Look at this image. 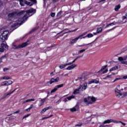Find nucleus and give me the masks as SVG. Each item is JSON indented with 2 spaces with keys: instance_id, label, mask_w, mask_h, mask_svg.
<instances>
[{
  "instance_id": "obj_2",
  "label": "nucleus",
  "mask_w": 127,
  "mask_h": 127,
  "mask_svg": "<svg viewBox=\"0 0 127 127\" xmlns=\"http://www.w3.org/2000/svg\"><path fill=\"white\" fill-rule=\"evenodd\" d=\"M84 102L86 105H93L96 102V98L92 96H88L87 98L84 99Z\"/></svg>"
},
{
  "instance_id": "obj_7",
  "label": "nucleus",
  "mask_w": 127,
  "mask_h": 127,
  "mask_svg": "<svg viewBox=\"0 0 127 127\" xmlns=\"http://www.w3.org/2000/svg\"><path fill=\"white\" fill-rule=\"evenodd\" d=\"M16 15H17V12L15 11V12H13L12 13H10L7 15L8 19H9V20H10L12 18H13V17H14V16H16Z\"/></svg>"
},
{
  "instance_id": "obj_32",
  "label": "nucleus",
  "mask_w": 127,
  "mask_h": 127,
  "mask_svg": "<svg viewBox=\"0 0 127 127\" xmlns=\"http://www.w3.org/2000/svg\"><path fill=\"white\" fill-rule=\"evenodd\" d=\"M11 79V77H9V76H4L3 77V80H9Z\"/></svg>"
},
{
  "instance_id": "obj_21",
  "label": "nucleus",
  "mask_w": 127,
  "mask_h": 127,
  "mask_svg": "<svg viewBox=\"0 0 127 127\" xmlns=\"http://www.w3.org/2000/svg\"><path fill=\"white\" fill-rule=\"evenodd\" d=\"M120 8H121V4H118L115 6L114 10H115V11H118Z\"/></svg>"
},
{
  "instance_id": "obj_1",
  "label": "nucleus",
  "mask_w": 127,
  "mask_h": 127,
  "mask_svg": "<svg viewBox=\"0 0 127 127\" xmlns=\"http://www.w3.org/2000/svg\"><path fill=\"white\" fill-rule=\"evenodd\" d=\"M26 12V14H25ZM36 12V9L31 8V9L27 10V11H22L18 13V14L21 15L22 14H24V16L21 19L22 23H24L26 20H27V18L29 17V16H31V15L34 14Z\"/></svg>"
},
{
  "instance_id": "obj_11",
  "label": "nucleus",
  "mask_w": 127,
  "mask_h": 127,
  "mask_svg": "<svg viewBox=\"0 0 127 127\" xmlns=\"http://www.w3.org/2000/svg\"><path fill=\"white\" fill-rule=\"evenodd\" d=\"M57 82H59V77H57L56 79L53 78L48 83L51 85L53 83H57Z\"/></svg>"
},
{
  "instance_id": "obj_15",
  "label": "nucleus",
  "mask_w": 127,
  "mask_h": 127,
  "mask_svg": "<svg viewBox=\"0 0 127 127\" xmlns=\"http://www.w3.org/2000/svg\"><path fill=\"white\" fill-rule=\"evenodd\" d=\"M16 90V88L14 89L13 91H12V92H10L9 93H5L4 95V96L3 97V98L4 99V98H6V97H7V96H10V95H11V94L13 93L14 92H15V91Z\"/></svg>"
},
{
  "instance_id": "obj_12",
  "label": "nucleus",
  "mask_w": 127,
  "mask_h": 127,
  "mask_svg": "<svg viewBox=\"0 0 127 127\" xmlns=\"http://www.w3.org/2000/svg\"><path fill=\"white\" fill-rule=\"evenodd\" d=\"M1 48L3 49V51L4 52V50H7L8 49V46L4 44H1Z\"/></svg>"
},
{
  "instance_id": "obj_52",
  "label": "nucleus",
  "mask_w": 127,
  "mask_h": 127,
  "mask_svg": "<svg viewBox=\"0 0 127 127\" xmlns=\"http://www.w3.org/2000/svg\"><path fill=\"white\" fill-rule=\"evenodd\" d=\"M82 85H80L79 87L78 88L77 90H78V91H80V90H81V89H82Z\"/></svg>"
},
{
  "instance_id": "obj_20",
  "label": "nucleus",
  "mask_w": 127,
  "mask_h": 127,
  "mask_svg": "<svg viewBox=\"0 0 127 127\" xmlns=\"http://www.w3.org/2000/svg\"><path fill=\"white\" fill-rule=\"evenodd\" d=\"M93 36H94V35H93L92 33H89L87 34V36L83 37L82 38H81V39H82V38H86V37H88V38H91V37H93Z\"/></svg>"
},
{
  "instance_id": "obj_18",
  "label": "nucleus",
  "mask_w": 127,
  "mask_h": 127,
  "mask_svg": "<svg viewBox=\"0 0 127 127\" xmlns=\"http://www.w3.org/2000/svg\"><path fill=\"white\" fill-rule=\"evenodd\" d=\"M52 107L51 106H49L48 107H46L45 108H44L42 110V111L41 112V114H43V112H46V111H48V110H50V109H51Z\"/></svg>"
},
{
  "instance_id": "obj_37",
  "label": "nucleus",
  "mask_w": 127,
  "mask_h": 127,
  "mask_svg": "<svg viewBox=\"0 0 127 127\" xmlns=\"http://www.w3.org/2000/svg\"><path fill=\"white\" fill-rule=\"evenodd\" d=\"M93 43V42H91L90 43H89L88 44H84L83 45H80V46H78V47H83V46H86V45H90V44H92Z\"/></svg>"
},
{
  "instance_id": "obj_14",
  "label": "nucleus",
  "mask_w": 127,
  "mask_h": 127,
  "mask_svg": "<svg viewBox=\"0 0 127 127\" xmlns=\"http://www.w3.org/2000/svg\"><path fill=\"white\" fill-rule=\"evenodd\" d=\"M99 80L93 79L92 80L89 81L88 84V85L92 84L93 83H95V84H99Z\"/></svg>"
},
{
  "instance_id": "obj_49",
  "label": "nucleus",
  "mask_w": 127,
  "mask_h": 127,
  "mask_svg": "<svg viewBox=\"0 0 127 127\" xmlns=\"http://www.w3.org/2000/svg\"><path fill=\"white\" fill-rule=\"evenodd\" d=\"M51 16H52V17H54V16H55V13H51Z\"/></svg>"
},
{
  "instance_id": "obj_34",
  "label": "nucleus",
  "mask_w": 127,
  "mask_h": 127,
  "mask_svg": "<svg viewBox=\"0 0 127 127\" xmlns=\"http://www.w3.org/2000/svg\"><path fill=\"white\" fill-rule=\"evenodd\" d=\"M103 31V29L101 27L97 29V33H101V32H102V31Z\"/></svg>"
},
{
  "instance_id": "obj_54",
  "label": "nucleus",
  "mask_w": 127,
  "mask_h": 127,
  "mask_svg": "<svg viewBox=\"0 0 127 127\" xmlns=\"http://www.w3.org/2000/svg\"><path fill=\"white\" fill-rule=\"evenodd\" d=\"M9 68H3V71L4 72H5V71H7V70H9Z\"/></svg>"
},
{
  "instance_id": "obj_45",
  "label": "nucleus",
  "mask_w": 127,
  "mask_h": 127,
  "mask_svg": "<svg viewBox=\"0 0 127 127\" xmlns=\"http://www.w3.org/2000/svg\"><path fill=\"white\" fill-rule=\"evenodd\" d=\"M8 83V85L9 86V85H11V84H12L13 82L11 80H8L7 81Z\"/></svg>"
},
{
  "instance_id": "obj_63",
  "label": "nucleus",
  "mask_w": 127,
  "mask_h": 127,
  "mask_svg": "<svg viewBox=\"0 0 127 127\" xmlns=\"http://www.w3.org/2000/svg\"><path fill=\"white\" fill-rule=\"evenodd\" d=\"M124 79H127V75H125L123 77Z\"/></svg>"
},
{
  "instance_id": "obj_43",
  "label": "nucleus",
  "mask_w": 127,
  "mask_h": 127,
  "mask_svg": "<svg viewBox=\"0 0 127 127\" xmlns=\"http://www.w3.org/2000/svg\"><path fill=\"white\" fill-rule=\"evenodd\" d=\"M24 3L25 4H27V5H30V2H28V1H26V0H24Z\"/></svg>"
},
{
  "instance_id": "obj_25",
  "label": "nucleus",
  "mask_w": 127,
  "mask_h": 127,
  "mask_svg": "<svg viewBox=\"0 0 127 127\" xmlns=\"http://www.w3.org/2000/svg\"><path fill=\"white\" fill-rule=\"evenodd\" d=\"M37 29H38V27H35L32 30H31L29 32V33H32L34 32V31H35V30H37Z\"/></svg>"
},
{
  "instance_id": "obj_44",
  "label": "nucleus",
  "mask_w": 127,
  "mask_h": 127,
  "mask_svg": "<svg viewBox=\"0 0 127 127\" xmlns=\"http://www.w3.org/2000/svg\"><path fill=\"white\" fill-rule=\"evenodd\" d=\"M86 33H87V32H85V33H83L82 34L80 35V36H79L78 37H79V38L80 37H83V36L86 35Z\"/></svg>"
},
{
  "instance_id": "obj_62",
  "label": "nucleus",
  "mask_w": 127,
  "mask_h": 127,
  "mask_svg": "<svg viewBox=\"0 0 127 127\" xmlns=\"http://www.w3.org/2000/svg\"><path fill=\"white\" fill-rule=\"evenodd\" d=\"M4 58H5V57H2L0 58L1 61L2 60V59H4Z\"/></svg>"
},
{
  "instance_id": "obj_6",
  "label": "nucleus",
  "mask_w": 127,
  "mask_h": 127,
  "mask_svg": "<svg viewBox=\"0 0 127 127\" xmlns=\"http://www.w3.org/2000/svg\"><path fill=\"white\" fill-rule=\"evenodd\" d=\"M111 123H114V124L118 123V121L112 119H108L104 121L102 123V125H106V124H111Z\"/></svg>"
},
{
  "instance_id": "obj_28",
  "label": "nucleus",
  "mask_w": 127,
  "mask_h": 127,
  "mask_svg": "<svg viewBox=\"0 0 127 127\" xmlns=\"http://www.w3.org/2000/svg\"><path fill=\"white\" fill-rule=\"evenodd\" d=\"M1 85L2 86H8V82H7V81H5L2 83Z\"/></svg>"
},
{
  "instance_id": "obj_57",
  "label": "nucleus",
  "mask_w": 127,
  "mask_h": 127,
  "mask_svg": "<svg viewBox=\"0 0 127 127\" xmlns=\"http://www.w3.org/2000/svg\"><path fill=\"white\" fill-rule=\"evenodd\" d=\"M126 18H127V17L126 16H124L123 17H122V19L124 20V19H126Z\"/></svg>"
},
{
  "instance_id": "obj_59",
  "label": "nucleus",
  "mask_w": 127,
  "mask_h": 127,
  "mask_svg": "<svg viewBox=\"0 0 127 127\" xmlns=\"http://www.w3.org/2000/svg\"><path fill=\"white\" fill-rule=\"evenodd\" d=\"M45 119H49V117H44L42 118V120L43 121L44 120H45Z\"/></svg>"
},
{
  "instance_id": "obj_30",
  "label": "nucleus",
  "mask_w": 127,
  "mask_h": 127,
  "mask_svg": "<svg viewBox=\"0 0 127 127\" xmlns=\"http://www.w3.org/2000/svg\"><path fill=\"white\" fill-rule=\"evenodd\" d=\"M26 101V103H28L29 102H34L35 101V99H27Z\"/></svg>"
},
{
  "instance_id": "obj_36",
  "label": "nucleus",
  "mask_w": 127,
  "mask_h": 127,
  "mask_svg": "<svg viewBox=\"0 0 127 127\" xmlns=\"http://www.w3.org/2000/svg\"><path fill=\"white\" fill-rule=\"evenodd\" d=\"M81 57H83V55L82 56H78L76 59H75L72 62V63H75V62L76 61V60H78L79 58H81Z\"/></svg>"
},
{
  "instance_id": "obj_17",
  "label": "nucleus",
  "mask_w": 127,
  "mask_h": 127,
  "mask_svg": "<svg viewBox=\"0 0 127 127\" xmlns=\"http://www.w3.org/2000/svg\"><path fill=\"white\" fill-rule=\"evenodd\" d=\"M75 98V96L73 95H71L69 97H67L65 99V100H64V102H67L68 100V101H71V100H72V99H74Z\"/></svg>"
},
{
  "instance_id": "obj_29",
  "label": "nucleus",
  "mask_w": 127,
  "mask_h": 127,
  "mask_svg": "<svg viewBox=\"0 0 127 127\" xmlns=\"http://www.w3.org/2000/svg\"><path fill=\"white\" fill-rule=\"evenodd\" d=\"M12 28H14V27H16V26H18V23L17 22L14 23L13 25H11Z\"/></svg>"
},
{
  "instance_id": "obj_47",
  "label": "nucleus",
  "mask_w": 127,
  "mask_h": 127,
  "mask_svg": "<svg viewBox=\"0 0 127 127\" xmlns=\"http://www.w3.org/2000/svg\"><path fill=\"white\" fill-rule=\"evenodd\" d=\"M24 1L23 0L22 2H20V4L21 5V6H24Z\"/></svg>"
},
{
  "instance_id": "obj_35",
  "label": "nucleus",
  "mask_w": 127,
  "mask_h": 127,
  "mask_svg": "<svg viewBox=\"0 0 127 127\" xmlns=\"http://www.w3.org/2000/svg\"><path fill=\"white\" fill-rule=\"evenodd\" d=\"M58 90L57 87L55 86V87L51 90V93L52 94V93H55V92Z\"/></svg>"
},
{
  "instance_id": "obj_40",
  "label": "nucleus",
  "mask_w": 127,
  "mask_h": 127,
  "mask_svg": "<svg viewBox=\"0 0 127 127\" xmlns=\"http://www.w3.org/2000/svg\"><path fill=\"white\" fill-rule=\"evenodd\" d=\"M122 124V125H123V126H126V123H124L121 121H117V123H115V124Z\"/></svg>"
},
{
  "instance_id": "obj_42",
  "label": "nucleus",
  "mask_w": 127,
  "mask_h": 127,
  "mask_svg": "<svg viewBox=\"0 0 127 127\" xmlns=\"http://www.w3.org/2000/svg\"><path fill=\"white\" fill-rule=\"evenodd\" d=\"M29 116H30V114H27V115L24 116L23 117L22 120H24V119H26V118H28Z\"/></svg>"
},
{
  "instance_id": "obj_5",
  "label": "nucleus",
  "mask_w": 127,
  "mask_h": 127,
  "mask_svg": "<svg viewBox=\"0 0 127 127\" xmlns=\"http://www.w3.org/2000/svg\"><path fill=\"white\" fill-rule=\"evenodd\" d=\"M118 60L121 62V64H125V65H127V61H126L127 60V55L124 56L123 58L122 57H119Z\"/></svg>"
},
{
  "instance_id": "obj_39",
  "label": "nucleus",
  "mask_w": 127,
  "mask_h": 127,
  "mask_svg": "<svg viewBox=\"0 0 127 127\" xmlns=\"http://www.w3.org/2000/svg\"><path fill=\"white\" fill-rule=\"evenodd\" d=\"M70 112H76V111H77V109H76V108L75 107H73V108H71L70 109Z\"/></svg>"
},
{
  "instance_id": "obj_38",
  "label": "nucleus",
  "mask_w": 127,
  "mask_h": 127,
  "mask_svg": "<svg viewBox=\"0 0 127 127\" xmlns=\"http://www.w3.org/2000/svg\"><path fill=\"white\" fill-rule=\"evenodd\" d=\"M82 126H83V123H79L78 124L75 125V127H82Z\"/></svg>"
},
{
  "instance_id": "obj_27",
  "label": "nucleus",
  "mask_w": 127,
  "mask_h": 127,
  "mask_svg": "<svg viewBox=\"0 0 127 127\" xmlns=\"http://www.w3.org/2000/svg\"><path fill=\"white\" fill-rule=\"evenodd\" d=\"M115 24L116 23H115V22L110 23L108 25H106V26L105 27V28H107V27H109V26H113V25H115Z\"/></svg>"
},
{
  "instance_id": "obj_51",
  "label": "nucleus",
  "mask_w": 127,
  "mask_h": 127,
  "mask_svg": "<svg viewBox=\"0 0 127 127\" xmlns=\"http://www.w3.org/2000/svg\"><path fill=\"white\" fill-rule=\"evenodd\" d=\"M20 112V110H18L17 111L14 112L13 114H18Z\"/></svg>"
},
{
  "instance_id": "obj_19",
  "label": "nucleus",
  "mask_w": 127,
  "mask_h": 127,
  "mask_svg": "<svg viewBox=\"0 0 127 127\" xmlns=\"http://www.w3.org/2000/svg\"><path fill=\"white\" fill-rule=\"evenodd\" d=\"M88 87V85H87V83H85L83 84V86L81 88V91H85Z\"/></svg>"
},
{
  "instance_id": "obj_13",
  "label": "nucleus",
  "mask_w": 127,
  "mask_h": 127,
  "mask_svg": "<svg viewBox=\"0 0 127 127\" xmlns=\"http://www.w3.org/2000/svg\"><path fill=\"white\" fill-rule=\"evenodd\" d=\"M75 67H77V64H73L70 66H68L66 68V70H72V69H74V68H75Z\"/></svg>"
},
{
  "instance_id": "obj_50",
  "label": "nucleus",
  "mask_w": 127,
  "mask_h": 127,
  "mask_svg": "<svg viewBox=\"0 0 127 127\" xmlns=\"http://www.w3.org/2000/svg\"><path fill=\"white\" fill-rule=\"evenodd\" d=\"M123 97H127V92L123 93Z\"/></svg>"
},
{
  "instance_id": "obj_3",
  "label": "nucleus",
  "mask_w": 127,
  "mask_h": 127,
  "mask_svg": "<svg viewBox=\"0 0 127 127\" xmlns=\"http://www.w3.org/2000/svg\"><path fill=\"white\" fill-rule=\"evenodd\" d=\"M8 33H9V32L6 30L1 34L0 35V41L1 42H4L5 40H7V38H8Z\"/></svg>"
},
{
  "instance_id": "obj_23",
  "label": "nucleus",
  "mask_w": 127,
  "mask_h": 127,
  "mask_svg": "<svg viewBox=\"0 0 127 127\" xmlns=\"http://www.w3.org/2000/svg\"><path fill=\"white\" fill-rule=\"evenodd\" d=\"M118 66H115L113 67H112V68H111L109 71L110 72H112V71H115L116 70H118Z\"/></svg>"
},
{
  "instance_id": "obj_10",
  "label": "nucleus",
  "mask_w": 127,
  "mask_h": 127,
  "mask_svg": "<svg viewBox=\"0 0 127 127\" xmlns=\"http://www.w3.org/2000/svg\"><path fill=\"white\" fill-rule=\"evenodd\" d=\"M107 67H108V65H106L102 66L101 70L98 71V73H101V72H102V73H101V74H106V73H107V72H108V70L106 69V70H105L104 71H103V70H105V69Z\"/></svg>"
},
{
  "instance_id": "obj_22",
  "label": "nucleus",
  "mask_w": 127,
  "mask_h": 127,
  "mask_svg": "<svg viewBox=\"0 0 127 127\" xmlns=\"http://www.w3.org/2000/svg\"><path fill=\"white\" fill-rule=\"evenodd\" d=\"M77 29H75L74 30H70V31H68L67 32H65L64 33V34L62 35V36H63V35H64V34H66V33H70L71 32H75V31H77Z\"/></svg>"
},
{
  "instance_id": "obj_46",
  "label": "nucleus",
  "mask_w": 127,
  "mask_h": 127,
  "mask_svg": "<svg viewBox=\"0 0 127 127\" xmlns=\"http://www.w3.org/2000/svg\"><path fill=\"white\" fill-rule=\"evenodd\" d=\"M86 51V49H82L79 51L78 53H83V52H85Z\"/></svg>"
},
{
  "instance_id": "obj_53",
  "label": "nucleus",
  "mask_w": 127,
  "mask_h": 127,
  "mask_svg": "<svg viewBox=\"0 0 127 127\" xmlns=\"http://www.w3.org/2000/svg\"><path fill=\"white\" fill-rule=\"evenodd\" d=\"M115 28H116V27H114L112 29H110L108 30L107 31V32H109V31H112V30H114V29H115Z\"/></svg>"
},
{
  "instance_id": "obj_24",
  "label": "nucleus",
  "mask_w": 127,
  "mask_h": 127,
  "mask_svg": "<svg viewBox=\"0 0 127 127\" xmlns=\"http://www.w3.org/2000/svg\"><path fill=\"white\" fill-rule=\"evenodd\" d=\"M79 93H80V91L79 90V89H76L74 90L73 94L74 95H76L77 94H79Z\"/></svg>"
},
{
  "instance_id": "obj_56",
  "label": "nucleus",
  "mask_w": 127,
  "mask_h": 127,
  "mask_svg": "<svg viewBox=\"0 0 127 127\" xmlns=\"http://www.w3.org/2000/svg\"><path fill=\"white\" fill-rule=\"evenodd\" d=\"M32 108H33V104L30 105V106L29 107V109L30 110H31V109H32Z\"/></svg>"
},
{
  "instance_id": "obj_48",
  "label": "nucleus",
  "mask_w": 127,
  "mask_h": 127,
  "mask_svg": "<svg viewBox=\"0 0 127 127\" xmlns=\"http://www.w3.org/2000/svg\"><path fill=\"white\" fill-rule=\"evenodd\" d=\"M118 80H121V78H116L115 79V80H114L112 82V83H115V82H116V81H118Z\"/></svg>"
},
{
  "instance_id": "obj_8",
  "label": "nucleus",
  "mask_w": 127,
  "mask_h": 127,
  "mask_svg": "<svg viewBox=\"0 0 127 127\" xmlns=\"http://www.w3.org/2000/svg\"><path fill=\"white\" fill-rule=\"evenodd\" d=\"M115 93H116V97H117L118 98H122L124 97L123 93V94L121 93V90H119L118 89H116Z\"/></svg>"
},
{
  "instance_id": "obj_4",
  "label": "nucleus",
  "mask_w": 127,
  "mask_h": 127,
  "mask_svg": "<svg viewBox=\"0 0 127 127\" xmlns=\"http://www.w3.org/2000/svg\"><path fill=\"white\" fill-rule=\"evenodd\" d=\"M28 41L27 42H26L21 45H19L16 46V45H14V44H12V49H19V48H23L24 47H26V46H27L28 45Z\"/></svg>"
},
{
  "instance_id": "obj_31",
  "label": "nucleus",
  "mask_w": 127,
  "mask_h": 127,
  "mask_svg": "<svg viewBox=\"0 0 127 127\" xmlns=\"http://www.w3.org/2000/svg\"><path fill=\"white\" fill-rule=\"evenodd\" d=\"M66 64H62L61 65H60L59 67V68L60 69H64V68H65V67H66Z\"/></svg>"
},
{
  "instance_id": "obj_55",
  "label": "nucleus",
  "mask_w": 127,
  "mask_h": 127,
  "mask_svg": "<svg viewBox=\"0 0 127 127\" xmlns=\"http://www.w3.org/2000/svg\"><path fill=\"white\" fill-rule=\"evenodd\" d=\"M72 64H73V63H69L68 64H65L66 66H68L69 65H72Z\"/></svg>"
},
{
  "instance_id": "obj_26",
  "label": "nucleus",
  "mask_w": 127,
  "mask_h": 127,
  "mask_svg": "<svg viewBox=\"0 0 127 127\" xmlns=\"http://www.w3.org/2000/svg\"><path fill=\"white\" fill-rule=\"evenodd\" d=\"M64 86V84H59V85H57L56 87L58 89H60V88H62Z\"/></svg>"
},
{
  "instance_id": "obj_58",
  "label": "nucleus",
  "mask_w": 127,
  "mask_h": 127,
  "mask_svg": "<svg viewBox=\"0 0 127 127\" xmlns=\"http://www.w3.org/2000/svg\"><path fill=\"white\" fill-rule=\"evenodd\" d=\"M0 52H3V49L1 47L0 48Z\"/></svg>"
},
{
  "instance_id": "obj_41",
  "label": "nucleus",
  "mask_w": 127,
  "mask_h": 127,
  "mask_svg": "<svg viewBox=\"0 0 127 127\" xmlns=\"http://www.w3.org/2000/svg\"><path fill=\"white\" fill-rule=\"evenodd\" d=\"M122 124V125H123V126H126V123H124L121 121H117V123H115V124Z\"/></svg>"
},
{
  "instance_id": "obj_61",
  "label": "nucleus",
  "mask_w": 127,
  "mask_h": 127,
  "mask_svg": "<svg viewBox=\"0 0 127 127\" xmlns=\"http://www.w3.org/2000/svg\"><path fill=\"white\" fill-rule=\"evenodd\" d=\"M106 78H111V75H108L107 76H106Z\"/></svg>"
},
{
  "instance_id": "obj_9",
  "label": "nucleus",
  "mask_w": 127,
  "mask_h": 127,
  "mask_svg": "<svg viewBox=\"0 0 127 127\" xmlns=\"http://www.w3.org/2000/svg\"><path fill=\"white\" fill-rule=\"evenodd\" d=\"M48 96L49 95H47L46 97L43 98L39 101V102H40V105H39V107H41V106H43V105H44V102H46V101L47 100V99H48Z\"/></svg>"
},
{
  "instance_id": "obj_33",
  "label": "nucleus",
  "mask_w": 127,
  "mask_h": 127,
  "mask_svg": "<svg viewBox=\"0 0 127 127\" xmlns=\"http://www.w3.org/2000/svg\"><path fill=\"white\" fill-rule=\"evenodd\" d=\"M63 13V11H60V12H59L57 14V17H60V16H61V15L62 14V13Z\"/></svg>"
},
{
  "instance_id": "obj_16",
  "label": "nucleus",
  "mask_w": 127,
  "mask_h": 127,
  "mask_svg": "<svg viewBox=\"0 0 127 127\" xmlns=\"http://www.w3.org/2000/svg\"><path fill=\"white\" fill-rule=\"evenodd\" d=\"M78 39H80V37H77L75 38L74 39L71 40L70 41V43L71 44H73L76 42Z\"/></svg>"
},
{
  "instance_id": "obj_64",
  "label": "nucleus",
  "mask_w": 127,
  "mask_h": 127,
  "mask_svg": "<svg viewBox=\"0 0 127 127\" xmlns=\"http://www.w3.org/2000/svg\"><path fill=\"white\" fill-rule=\"evenodd\" d=\"M52 47H54V46H51L50 47H47V48H52Z\"/></svg>"
},
{
  "instance_id": "obj_60",
  "label": "nucleus",
  "mask_w": 127,
  "mask_h": 127,
  "mask_svg": "<svg viewBox=\"0 0 127 127\" xmlns=\"http://www.w3.org/2000/svg\"><path fill=\"white\" fill-rule=\"evenodd\" d=\"M26 112H30V110L29 108L26 109Z\"/></svg>"
}]
</instances>
